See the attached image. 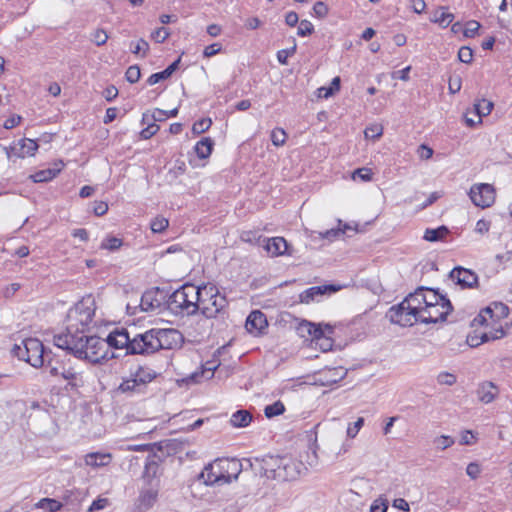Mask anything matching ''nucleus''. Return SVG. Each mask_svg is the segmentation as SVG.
I'll use <instances>...</instances> for the list:
<instances>
[{"label": "nucleus", "instance_id": "1", "mask_svg": "<svg viewBox=\"0 0 512 512\" xmlns=\"http://www.w3.org/2000/svg\"><path fill=\"white\" fill-rule=\"evenodd\" d=\"M57 347L70 351L79 359L87 360L91 363H100L107 358L108 347H112L106 340L97 336H88L86 334H65L55 338Z\"/></svg>", "mask_w": 512, "mask_h": 512}, {"label": "nucleus", "instance_id": "2", "mask_svg": "<svg viewBox=\"0 0 512 512\" xmlns=\"http://www.w3.org/2000/svg\"><path fill=\"white\" fill-rule=\"evenodd\" d=\"M108 343L115 349H125L126 354H152L157 352L154 329L130 338L126 329H115L108 335Z\"/></svg>", "mask_w": 512, "mask_h": 512}, {"label": "nucleus", "instance_id": "3", "mask_svg": "<svg viewBox=\"0 0 512 512\" xmlns=\"http://www.w3.org/2000/svg\"><path fill=\"white\" fill-rule=\"evenodd\" d=\"M241 472V464L235 459H216L205 466L200 474V479L206 485H223L238 478Z\"/></svg>", "mask_w": 512, "mask_h": 512}, {"label": "nucleus", "instance_id": "4", "mask_svg": "<svg viewBox=\"0 0 512 512\" xmlns=\"http://www.w3.org/2000/svg\"><path fill=\"white\" fill-rule=\"evenodd\" d=\"M96 304L95 299L88 295L83 297L68 312V325L66 334H86L95 315Z\"/></svg>", "mask_w": 512, "mask_h": 512}, {"label": "nucleus", "instance_id": "5", "mask_svg": "<svg viewBox=\"0 0 512 512\" xmlns=\"http://www.w3.org/2000/svg\"><path fill=\"white\" fill-rule=\"evenodd\" d=\"M202 293V287L186 283L169 296L168 306L176 313L194 315L199 311Z\"/></svg>", "mask_w": 512, "mask_h": 512}, {"label": "nucleus", "instance_id": "6", "mask_svg": "<svg viewBox=\"0 0 512 512\" xmlns=\"http://www.w3.org/2000/svg\"><path fill=\"white\" fill-rule=\"evenodd\" d=\"M13 352L20 360L26 361L35 368L42 367L48 357L42 342L36 338L23 340L21 345L14 346Z\"/></svg>", "mask_w": 512, "mask_h": 512}, {"label": "nucleus", "instance_id": "7", "mask_svg": "<svg viewBox=\"0 0 512 512\" xmlns=\"http://www.w3.org/2000/svg\"><path fill=\"white\" fill-rule=\"evenodd\" d=\"M202 292L199 300V311L207 319L216 317L227 306L226 297L221 295L214 285H204Z\"/></svg>", "mask_w": 512, "mask_h": 512}, {"label": "nucleus", "instance_id": "8", "mask_svg": "<svg viewBox=\"0 0 512 512\" xmlns=\"http://www.w3.org/2000/svg\"><path fill=\"white\" fill-rule=\"evenodd\" d=\"M155 377L156 374L151 369L138 367L129 378L123 379L118 386V391L128 396L143 395L147 392L148 384Z\"/></svg>", "mask_w": 512, "mask_h": 512}, {"label": "nucleus", "instance_id": "9", "mask_svg": "<svg viewBox=\"0 0 512 512\" xmlns=\"http://www.w3.org/2000/svg\"><path fill=\"white\" fill-rule=\"evenodd\" d=\"M509 314V308L502 302H493L489 306L482 309L479 314L472 320V327H484L495 331V328L501 326L500 321Z\"/></svg>", "mask_w": 512, "mask_h": 512}, {"label": "nucleus", "instance_id": "10", "mask_svg": "<svg viewBox=\"0 0 512 512\" xmlns=\"http://www.w3.org/2000/svg\"><path fill=\"white\" fill-rule=\"evenodd\" d=\"M49 373L54 377H61L67 382L66 388H77L83 385V378L81 372L77 371L71 364L70 360L67 362H58L52 359L48 360Z\"/></svg>", "mask_w": 512, "mask_h": 512}, {"label": "nucleus", "instance_id": "11", "mask_svg": "<svg viewBox=\"0 0 512 512\" xmlns=\"http://www.w3.org/2000/svg\"><path fill=\"white\" fill-rule=\"evenodd\" d=\"M157 351L172 350L182 346L183 335L176 329H154Z\"/></svg>", "mask_w": 512, "mask_h": 512}, {"label": "nucleus", "instance_id": "12", "mask_svg": "<svg viewBox=\"0 0 512 512\" xmlns=\"http://www.w3.org/2000/svg\"><path fill=\"white\" fill-rule=\"evenodd\" d=\"M452 305L449 300L434 304L432 306H423L422 313L419 315L420 322L429 324L444 321L451 312Z\"/></svg>", "mask_w": 512, "mask_h": 512}, {"label": "nucleus", "instance_id": "13", "mask_svg": "<svg viewBox=\"0 0 512 512\" xmlns=\"http://www.w3.org/2000/svg\"><path fill=\"white\" fill-rule=\"evenodd\" d=\"M386 317L394 324L400 325L402 327L412 326L416 322H420L419 315H415V313L406 309V305L401 302L398 305L392 306Z\"/></svg>", "mask_w": 512, "mask_h": 512}, {"label": "nucleus", "instance_id": "14", "mask_svg": "<svg viewBox=\"0 0 512 512\" xmlns=\"http://www.w3.org/2000/svg\"><path fill=\"white\" fill-rule=\"evenodd\" d=\"M469 197L476 206L486 208L494 203L495 190L490 184H476L471 187Z\"/></svg>", "mask_w": 512, "mask_h": 512}, {"label": "nucleus", "instance_id": "15", "mask_svg": "<svg viewBox=\"0 0 512 512\" xmlns=\"http://www.w3.org/2000/svg\"><path fill=\"white\" fill-rule=\"evenodd\" d=\"M37 149V142L27 138L13 142L9 148H5L8 158H25L27 156H32Z\"/></svg>", "mask_w": 512, "mask_h": 512}, {"label": "nucleus", "instance_id": "16", "mask_svg": "<svg viewBox=\"0 0 512 512\" xmlns=\"http://www.w3.org/2000/svg\"><path fill=\"white\" fill-rule=\"evenodd\" d=\"M475 330L472 334L468 335L467 343L470 347H477L482 343L488 342L490 340H496L504 337L505 332L502 326L499 328H495V331L491 329L485 331H478V327H474Z\"/></svg>", "mask_w": 512, "mask_h": 512}, {"label": "nucleus", "instance_id": "17", "mask_svg": "<svg viewBox=\"0 0 512 512\" xmlns=\"http://www.w3.org/2000/svg\"><path fill=\"white\" fill-rule=\"evenodd\" d=\"M450 278L462 288H474L478 284L477 274L463 267H455L450 272Z\"/></svg>", "mask_w": 512, "mask_h": 512}, {"label": "nucleus", "instance_id": "18", "mask_svg": "<svg viewBox=\"0 0 512 512\" xmlns=\"http://www.w3.org/2000/svg\"><path fill=\"white\" fill-rule=\"evenodd\" d=\"M500 394V388L492 381H481L477 385V399L483 404H490L495 401Z\"/></svg>", "mask_w": 512, "mask_h": 512}, {"label": "nucleus", "instance_id": "19", "mask_svg": "<svg viewBox=\"0 0 512 512\" xmlns=\"http://www.w3.org/2000/svg\"><path fill=\"white\" fill-rule=\"evenodd\" d=\"M337 290L338 288L334 285L313 286L303 291L299 295V300L301 303L309 304L313 301H317L320 297L336 292Z\"/></svg>", "mask_w": 512, "mask_h": 512}, {"label": "nucleus", "instance_id": "20", "mask_svg": "<svg viewBox=\"0 0 512 512\" xmlns=\"http://www.w3.org/2000/svg\"><path fill=\"white\" fill-rule=\"evenodd\" d=\"M267 324L265 314L259 310H255L247 317L245 328L249 333L258 335L267 327Z\"/></svg>", "mask_w": 512, "mask_h": 512}, {"label": "nucleus", "instance_id": "21", "mask_svg": "<svg viewBox=\"0 0 512 512\" xmlns=\"http://www.w3.org/2000/svg\"><path fill=\"white\" fill-rule=\"evenodd\" d=\"M406 305V309L412 310L415 315H420L423 310L425 297H423V289L417 288L413 293H410L402 301Z\"/></svg>", "mask_w": 512, "mask_h": 512}, {"label": "nucleus", "instance_id": "22", "mask_svg": "<svg viewBox=\"0 0 512 512\" xmlns=\"http://www.w3.org/2000/svg\"><path fill=\"white\" fill-rule=\"evenodd\" d=\"M264 248L271 256H281L286 253L290 254L288 251V243L283 237L268 238Z\"/></svg>", "mask_w": 512, "mask_h": 512}, {"label": "nucleus", "instance_id": "23", "mask_svg": "<svg viewBox=\"0 0 512 512\" xmlns=\"http://www.w3.org/2000/svg\"><path fill=\"white\" fill-rule=\"evenodd\" d=\"M111 460V454L101 452L88 453L83 457L84 465L90 466L94 469L107 466L111 462Z\"/></svg>", "mask_w": 512, "mask_h": 512}, {"label": "nucleus", "instance_id": "24", "mask_svg": "<svg viewBox=\"0 0 512 512\" xmlns=\"http://www.w3.org/2000/svg\"><path fill=\"white\" fill-rule=\"evenodd\" d=\"M322 325H316L312 322L303 320L297 327V332L301 337H311L312 340L323 334Z\"/></svg>", "mask_w": 512, "mask_h": 512}, {"label": "nucleus", "instance_id": "25", "mask_svg": "<svg viewBox=\"0 0 512 512\" xmlns=\"http://www.w3.org/2000/svg\"><path fill=\"white\" fill-rule=\"evenodd\" d=\"M161 306L160 300L157 298V291L145 292L140 301V308L144 312H153Z\"/></svg>", "mask_w": 512, "mask_h": 512}, {"label": "nucleus", "instance_id": "26", "mask_svg": "<svg viewBox=\"0 0 512 512\" xmlns=\"http://www.w3.org/2000/svg\"><path fill=\"white\" fill-rule=\"evenodd\" d=\"M454 19V15L448 12L447 7H439L432 12L430 21L437 23L442 28L448 27Z\"/></svg>", "mask_w": 512, "mask_h": 512}, {"label": "nucleus", "instance_id": "27", "mask_svg": "<svg viewBox=\"0 0 512 512\" xmlns=\"http://www.w3.org/2000/svg\"><path fill=\"white\" fill-rule=\"evenodd\" d=\"M62 167H63V163L60 162L58 164H55L54 168H48V169L38 171L35 174L31 175L30 178L35 183L46 182V181L52 180L61 171Z\"/></svg>", "mask_w": 512, "mask_h": 512}, {"label": "nucleus", "instance_id": "28", "mask_svg": "<svg viewBox=\"0 0 512 512\" xmlns=\"http://www.w3.org/2000/svg\"><path fill=\"white\" fill-rule=\"evenodd\" d=\"M333 333V327L329 324H326L323 329V334L315 338L314 341H316V345L320 347L323 351H329L333 346V340L331 339L330 335Z\"/></svg>", "mask_w": 512, "mask_h": 512}, {"label": "nucleus", "instance_id": "29", "mask_svg": "<svg viewBox=\"0 0 512 512\" xmlns=\"http://www.w3.org/2000/svg\"><path fill=\"white\" fill-rule=\"evenodd\" d=\"M252 421V415L247 410H238L232 414L230 423L234 427H246Z\"/></svg>", "mask_w": 512, "mask_h": 512}, {"label": "nucleus", "instance_id": "30", "mask_svg": "<svg viewBox=\"0 0 512 512\" xmlns=\"http://www.w3.org/2000/svg\"><path fill=\"white\" fill-rule=\"evenodd\" d=\"M214 142L211 138L205 137L197 142L195 145V152L201 159H205L210 156L213 150Z\"/></svg>", "mask_w": 512, "mask_h": 512}, {"label": "nucleus", "instance_id": "31", "mask_svg": "<svg viewBox=\"0 0 512 512\" xmlns=\"http://www.w3.org/2000/svg\"><path fill=\"white\" fill-rule=\"evenodd\" d=\"M448 234L449 229L446 226L442 225L435 229H426L423 238L429 242H436L443 240Z\"/></svg>", "mask_w": 512, "mask_h": 512}, {"label": "nucleus", "instance_id": "32", "mask_svg": "<svg viewBox=\"0 0 512 512\" xmlns=\"http://www.w3.org/2000/svg\"><path fill=\"white\" fill-rule=\"evenodd\" d=\"M421 289H423V297H425L424 306H432L448 300L445 296L441 295L434 289L427 287H421Z\"/></svg>", "mask_w": 512, "mask_h": 512}, {"label": "nucleus", "instance_id": "33", "mask_svg": "<svg viewBox=\"0 0 512 512\" xmlns=\"http://www.w3.org/2000/svg\"><path fill=\"white\" fill-rule=\"evenodd\" d=\"M35 507L48 512H58L62 508V503L56 499L42 498L35 504Z\"/></svg>", "mask_w": 512, "mask_h": 512}, {"label": "nucleus", "instance_id": "34", "mask_svg": "<svg viewBox=\"0 0 512 512\" xmlns=\"http://www.w3.org/2000/svg\"><path fill=\"white\" fill-rule=\"evenodd\" d=\"M340 77H334L331 81L330 86L327 87H320L317 89V94L319 98H329L330 96L334 95L335 92L339 91L340 89Z\"/></svg>", "mask_w": 512, "mask_h": 512}, {"label": "nucleus", "instance_id": "35", "mask_svg": "<svg viewBox=\"0 0 512 512\" xmlns=\"http://www.w3.org/2000/svg\"><path fill=\"white\" fill-rule=\"evenodd\" d=\"M476 114L479 117V122H481V117L487 116L493 109V103L487 99L479 100L475 105Z\"/></svg>", "mask_w": 512, "mask_h": 512}, {"label": "nucleus", "instance_id": "36", "mask_svg": "<svg viewBox=\"0 0 512 512\" xmlns=\"http://www.w3.org/2000/svg\"><path fill=\"white\" fill-rule=\"evenodd\" d=\"M285 412L284 404L279 400L273 404L267 405L264 408V414L267 418H273L275 416L282 415Z\"/></svg>", "mask_w": 512, "mask_h": 512}, {"label": "nucleus", "instance_id": "37", "mask_svg": "<svg viewBox=\"0 0 512 512\" xmlns=\"http://www.w3.org/2000/svg\"><path fill=\"white\" fill-rule=\"evenodd\" d=\"M157 498V491L154 489H148L143 491L140 495V505L145 509L150 508Z\"/></svg>", "mask_w": 512, "mask_h": 512}, {"label": "nucleus", "instance_id": "38", "mask_svg": "<svg viewBox=\"0 0 512 512\" xmlns=\"http://www.w3.org/2000/svg\"><path fill=\"white\" fill-rule=\"evenodd\" d=\"M158 471V463L155 461V456H149L144 468L143 477L150 479L154 478Z\"/></svg>", "mask_w": 512, "mask_h": 512}, {"label": "nucleus", "instance_id": "39", "mask_svg": "<svg viewBox=\"0 0 512 512\" xmlns=\"http://www.w3.org/2000/svg\"><path fill=\"white\" fill-rule=\"evenodd\" d=\"M168 225V219L158 216L151 221L150 227L154 233H160L164 231L168 227Z\"/></svg>", "mask_w": 512, "mask_h": 512}, {"label": "nucleus", "instance_id": "40", "mask_svg": "<svg viewBox=\"0 0 512 512\" xmlns=\"http://www.w3.org/2000/svg\"><path fill=\"white\" fill-rule=\"evenodd\" d=\"M122 246V240L117 237H107L103 242L101 243V248L107 249L110 251H115L119 249Z\"/></svg>", "mask_w": 512, "mask_h": 512}, {"label": "nucleus", "instance_id": "41", "mask_svg": "<svg viewBox=\"0 0 512 512\" xmlns=\"http://www.w3.org/2000/svg\"><path fill=\"white\" fill-rule=\"evenodd\" d=\"M457 377L456 375L450 372H440L437 375V383L440 385L452 386L456 383Z\"/></svg>", "mask_w": 512, "mask_h": 512}, {"label": "nucleus", "instance_id": "42", "mask_svg": "<svg viewBox=\"0 0 512 512\" xmlns=\"http://www.w3.org/2000/svg\"><path fill=\"white\" fill-rule=\"evenodd\" d=\"M178 114V108L172 109L170 111H165L161 109H156L152 114V118L154 121H164L167 118L175 117Z\"/></svg>", "mask_w": 512, "mask_h": 512}, {"label": "nucleus", "instance_id": "43", "mask_svg": "<svg viewBox=\"0 0 512 512\" xmlns=\"http://www.w3.org/2000/svg\"><path fill=\"white\" fill-rule=\"evenodd\" d=\"M286 138V132L281 128H276L271 132V141L275 146L284 145Z\"/></svg>", "mask_w": 512, "mask_h": 512}, {"label": "nucleus", "instance_id": "44", "mask_svg": "<svg viewBox=\"0 0 512 512\" xmlns=\"http://www.w3.org/2000/svg\"><path fill=\"white\" fill-rule=\"evenodd\" d=\"M211 124L210 118L200 119L193 124L192 131L195 134H202L210 128Z\"/></svg>", "mask_w": 512, "mask_h": 512}, {"label": "nucleus", "instance_id": "45", "mask_svg": "<svg viewBox=\"0 0 512 512\" xmlns=\"http://www.w3.org/2000/svg\"><path fill=\"white\" fill-rule=\"evenodd\" d=\"M373 172L370 168L362 167L356 169L353 174L352 178L356 180L357 178L361 179L364 182L370 181L372 179Z\"/></svg>", "mask_w": 512, "mask_h": 512}, {"label": "nucleus", "instance_id": "46", "mask_svg": "<svg viewBox=\"0 0 512 512\" xmlns=\"http://www.w3.org/2000/svg\"><path fill=\"white\" fill-rule=\"evenodd\" d=\"M90 40L97 46H102L107 42L108 35L103 29H97L91 33Z\"/></svg>", "mask_w": 512, "mask_h": 512}, {"label": "nucleus", "instance_id": "47", "mask_svg": "<svg viewBox=\"0 0 512 512\" xmlns=\"http://www.w3.org/2000/svg\"><path fill=\"white\" fill-rule=\"evenodd\" d=\"M366 138L378 139L383 134V127L379 124H374L367 127L364 131Z\"/></svg>", "mask_w": 512, "mask_h": 512}, {"label": "nucleus", "instance_id": "48", "mask_svg": "<svg viewBox=\"0 0 512 512\" xmlns=\"http://www.w3.org/2000/svg\"><path fill=\"white\" fill-rule=\"evenodd\" d=\"M140 76V68L137 65L130 66L125 73L126 80L130 83H136Z\"/></svg>", "mask_w": 512, "mask_h": 512}, {"label": "nucleus", "instance_id": "49", "mask_svg": "<svg viewBox=\"0 0 512 512\" xmlns=\"http://www.w3.org/2000/svg\"><path fill=\"white\" fill-rule=\"evenodd\" d=\"M454 439L450 436L441 435L434 439V444L437 446V448L441 450H445L448 447L452 446L454 444Z\"/></svg>", "mask_w": 512, "mask_h": 512}, {"label": "nucleus", "instance_id": "50", "mask_svg": "<svg viewBox=\"0 0 512 512\" xmlns=\"http://www.w3.org/2000/svg\"><path fill=\"white\" fill-rule=\"evenodd\" d=\"M458 58L463 63H470L473 59V51L470 47L463 46L458 51Z\"/></svg>", "mask_w": 512, "mask_h": 512}, {"label": "nucleus", "instance_id": "51", "mask_svg": "<svg viewBox=\"0 0 512 512\" xmlns=\"http://www.w3.org/2000/svg\"><path fill=\"white\" fill-rule=\"evenodd\" d=\"M364 425V418L359 417L357 421H355L353 424H350L347 428V436L350 438H354L359 430Z\"/></svg>", "mask_w": 512, "mask_h": 512}, {"label": "nucleus", "instance_id": "52", "mask_svg": "<svg viewBox=\"0 0 512 512\" xmlns=\"http://www.w3.org/2000/svg\"><path fill=\"white\" fill-rule=\"evenodd\" d=\"M313 30H314V27L310 21L302 20L298 27L297 33L299 36L304 37V36L310 35L313 32Z\"/></svg>", "mask_w": 512, "mask_h": 512}, {"label": "nucleus", "instance_id": "53", "mask_svg": "<svg viewBox=\"0 0 512 512\" xmlns=\"http://www.w3.org/2000/svg\"><path fill=\"white\" fill-rule=\"evenodd\" d=\"M480 28V24L477 21H469L466 24V27L464 29V36L472 38L476 35L477 31Z\"/></svg>", "mask_w": 512, "mask_h": 512}, {"label": "nucleus", "instance_id": "54", "mask_svg": "<svg viewBox=\"0 0 512 512\" xmlns=\"http://www.w3.org/2000/svg\"><path fill=\"white\" fill-rule=\"evenodd\" d=\"M295 52H296V45H294L290 49H283V50L278 51L277 59H278L279 63H281L282 65H286L288 57L293 55Z\"/></svg>", "mask_w": 512, "mask_h": 512}, {"label": "nucleus", "instance_id": "55", "mask_svg": "<svg viewBox=\"0 0 512 512\" xmlns=\"http://www.w3.org/2000/svg\"><path fill=\"white\" fill-rule=\"evenodd\" d=\"M462 80L460 76H454L449 79L448 89L451 94H455L460 91Z\"/></svg>", "mask_w": 512, "mask_h": 512}, {"label": "nucleus", "instance_id": "56", "mask_svg": "<svg viewBox=\"0 0 512 512\" xmlns=\"http://www.w3.org/2000/svg\"><path fill=\"white\" fill-rule=\"evenodd\" d=\"M149 50V44L144 39H140L132 49L133 54H139L142 52V56L144 57Z\"/></svg>", "mask_w": 512, "mask_h": 512}, {"label": "nucleus", "instance_id": "57", "mask_svg": "<svg viewBox=\"0 0 512 512\" xmlns=\"http://www.w3.org/2000/svg\"><path fill=\"white\" fill-rule=\"evenodd\" d=\"M169 35H170L169 31L166 28L160 27L155 32L152 33V38L156 42L162 43L169 37Z\"/></svg>", "mask_w": 512, "mask_h": 512}, {"label": "nucleus", "instance_id": "58", "mask_svg": "<svg viewBox=\"0 0 512 512\" xmlns=\"http://www.w3.org/2000/svg\"><path fill=\"white\" fill-rule=\"evenodd\" d=\"M107 505H108L107 498H98L92 502V504L88 508V512H95L98 510H102V509L106 508Z\"/></svg>", "mask_w": 512, "mask_h": 512}, {"label": "nucleus", "instance_id": "59", "mask_svg": "<svg viewBox=\"0 0 512 512\" xmlns=\"http://www.w3.org/2000/svg\"><path fill=\"white\" fill-rule=\"evenodd\" d=\"M481 468L480 465L476 462H471L468 464L466 468V473L471 479H476L480 475Z\"/></svg>", "mask_w": 512, "mask_h": 512}, {"label": "nucleus", "instance_id": "60", "mask_svg": "<svg viewBox=\"0 0 512 512\" xmlns=\"http://www.w3.org/2000/svg\"><path fill=\"white\" fill-rule=\"evenodd\" d=\"M313 11L316 16L324 18L328 14V7L324 2L318 1L314 4Z\"/></svg>", "mask_w": 512, "mask_h": 512}, {"label": "nucleus", "instance_id": "61", "mask_svg": "<svg viewBox=\"0 0 512 512\" xmlns=\"http://www.w3.org/2000/svg\"><path fill=\"white\" fill-rule=\"evenodd\" d=\"M159 130V126L155 123L153 124H149L146 128H144L141 132H140V135L143 139H149L151 138L153 135H155Z\"/></svg>", "mask_w": 512, "mask_h": 512}, {"label": "nucleus", "instance_id": "62", "mask_svg": "<svg viewBox=\"0 0 512 512\" xmlns=\"http://www.w3.org/2000/svg\"><path fill=\"white\" fill-rule=\"evenodd\" d=\"M169 76H168V73H166L165 70L161 71V72H158V73H154L152 74L148 80H147V83L149 85H155L157 84L158 82L162 81V80H166L168 79Z\"/></svg>", "mask_w": 512, "mask_h": 512}, {"label": "nucleus", "instance_id": "63", "mask_svg": "<svg viewBox=\"0 0 512 512\" xmlns=\"http://www.w3.org/2000/svg\"><path fill=\"white\" fill-rule=\"evenodd\" d=\"M217 366L214 365V363L212 362H207L204 366H203V369L201 371V376L206 378V379H210L213 377L214 375V371L216 370Z\"/></svg>", "mask_w": 512, "mask_h": 512}, {"label": "nucleus", "instance_id": "64", "mask_svg": "<svg viewBox=\"0 0 512 512\" xmlns=\"http://www.w3.org/2000/svg\"><path fill=\"white\" fill-rule=\"evenodd\" d=\"M221 50V44L219 43H213L207 47H205L204 51H203V55L204 57H212L214 55H216L217 53H219Z\"/></svg>", "mask_w": 512, "mask_h": 512}]
</instances>
